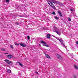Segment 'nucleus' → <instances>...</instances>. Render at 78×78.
Listing matches in <instances>:
<instances>
[{"label": "nucleus", "mask_w": 78, "mask_h": 78, "mask_svg": "<svg viewBox=\"0 0 78 78\" xmlns=\"http://www.w3.org/2000/svg\"><path fill=\"white\" fill-rule=\"evenodd\" d=\"M56 39L58 40L59 41H60L63 47L65 48H66V46H65V45L64 44V41L62 40V39H60L59 38L56 37Z\"/></svg>", "instance_id": "obj_1"}, {"label": "nucleus", "mask_w": 78, "mask_h": 78, "mask_svg": "<svg viewBox=\"0 0 78 78\" xmlns=\"http://www.w3.org/2000/svg\"><path fill=\"white\" fill-rule=\"evenodd\" d=\"M48 4L50 5V6H51L52 8L54 9H56V7L55 6V5H53V4L50 1H49L48 2Z\"/></svg>", "instance_id": "obj_2"}, {"label": "nucleus", "mask_w": 78, "mask_h": 78, "mask_svg": "<svg viewBox=\"0 0 78 78\" xmlns=\"http://www.w3.org/2000/svg\"><path fill=\"white\" fill-rule=\"evenodd\" d=\"M54 28L55 30V32L57 33V34H60L61 31H60V30H59L58 29L57 27H54Z\"/></svg>", "instance_id": "obj_3"}, {"label": "nucleus", "mask_w": 78, "mask_h": 78, "mask_svg": "<svg viewBox=\"0 0 78 78\" xmlns=\"http://www.w3.org/2000/svg\"><path fill=\"white\" fill-rule=\"evenodd\" d=\"M51 2H52V3H54V4H55V5H56V4H59V2L55 0H52L51 1Z\"/></svg>", "instance_id": "obj_4"}, {"label": "nucleus", "mask_w": 78, "mask_h": 78, "mask_svg": "<svg viewBox=\"0 0 78 78\" xmlns=\"http://www.w3.org/2000/svg\"><path fill=\"white\" fill-rule=\"evenodd\" d=\"M5 61L6 62L7 64H10V65H11V64H12V63H11V62L9 60L6 59Z\"/></svg>", "instance_id": "obj_5"}, {"label": "nucleus", "mask_w": 78, "mask_h": 78, "mask_svg": "<svg viewBox=\"0 0 78 78\" xmlns=\"http://www.w3.org/2000/svg\"><path fill=\"white\" fill-rule=\"evenodd\" d=\"M7 57L8 59H11L12 58V55L11 54H9L7 55Z\"/></svg>", "instance_id": "obj_6"}, {"label": "nucleus", "mask_w": 78, "mask_h": 78, "mask_svg": "<svg viewBox=\"0 0 78 78\" xmlns=\"http://www.w3.org/2000/svg\"><path fill=\"white\" fill-rule=\"evenodd\" d=\"M20 45H21V47H26V44H25L21 43L20 44Z\"/></svg>", "instance_id": "obj_7"}, {"label": "nucleus", "mask_w": 78, "mask_h": 78, "mask_svg": "<svg viewBox=\"0 0 78 78\" xmlns=\"http://www.w3.org/2000/svg\"><path fill=\"white\" fill-rule=\"evenodd\" d=\"M57 58H58V59H60V58H61V56L57 54L56 55Z\"/></svg>", "instance_id": "obj_8"}, {"label": "nucleus", "mask_w": 78, "mask_h": 78, "mask_svg": "<svg viewBox=\"0 0 78 78\" xmlns=\"http://www.w3.org/2000/svg\"><path fill=\"white\" fill-rule=\"evenodd\" d=\"M43 46H45V47H48L49 46L48 44L45 43H44L43 44Z\"/></svg>", "instance_id": "obj_9"}, {"label": "nucleus", "mask_w": 78, "mask_h": 78, "mask_svg": "<svg viewBox=\"0 0 78 78\" xmlns=\"http://www.w3.org/2000/svg\"><path fill=\"white\" fill-rule=\"evenodd\" d=\"M74 68L76 70H77L78 69V66L77 65H74Z\"/></svg>", "instance_id": "obj_10"}, {"label": "nucleus", "mask_w": 78, "mask_h": 78, "mask_svg": "<svg viewBox=\"0 0 78 78\" xmlns=\"http://www.w3.org/2000/svg\"><path fill=\"white\" fill-rule=\"evenodd\" d=\"M17 63H18L20 65V66H21V67H23V65L22 64V63H21V62H17Z\"/></svg>", "instance_id": "obj_11"}, {"label": "nucleus", "mask_w": 78, "mask_h": 78, "mask_svg": "<svg viewBox=\"0 0 78 78\" xmlns=\"http://www.w3.org/2000/svg\"><path fill=\"white\" fill-rule=\"evenodd\" d=\"M46 37L48 39H50V34H47Z\"/></svg>", "instance_id": "obj_12"}, {"label": "nucleus", "mask_w": 78, "mask_h": 78, "mask_svg": "<svg viewBox=\"0 0 78 78\" xmlns=\"http://www.w3.org/2000/svg\"><path fill=\"white\" fill-rule=\"evenodd\" d=\"M58 13L59 14L60 16H61V17H62V14L61 13V12L58 11Z\"/></svg>", "instance_id": "obj_13"}, {"label": "nucleus", "mask_w": 78, "mask_h": 78, "mask_svg": "<svg viewBox=\"0 0 78 78\" xmlns=\"http://www.w3.org/2000/svg\"><path fill=\"white\" fill-rule=\"evenodd\" d=\"M7 73H11V71L9 69H7Z\"/></svg>", "instance_id": "obj_14"}, {"label": "nucleus", "mask_w": 78, "mask_h": 78, "mask_svg": "<svg viewBox=\"0 0 78 78\" xmlns=\"http://www.w3.org/2000/svg\"><path fill=\"white\" fill-rule=\"evenodd\" d=\"M45 56H46V58H50V56L48 55V54H46Z\"/></svg>", "instance_id": "obj_15"}, {"label": "nucleus", "mask_w": 78, "mask_h": 78, "mask_svg": "<svg viewBox=\"0 0 78 78\" xmlns=\"http://www.w3.org/2000/svg\"><path fill=\"white\" fill-rule=\"evenodd\" d=\"M68 20L69 22H70V21H71V19H70V18H68Z\"/></svg>", "instance_id": "obj_16"}, {"label": "nucleus", "mask_w": 78, "mask_h": 78, "mask_svg": "<svg viewBox=\"0 0 78 78\" xmlns=\"http://www.w3.org/2000/svg\"><path fill=\"white\" fill-rule=\"evenodd\" d=\"M15 24H16V25H19V23H18V22L15 23Z\"/></svg>", "instance_id": "obj_17"}, {"label": "nucleus", "mask_w": 78, "mask_h": 78, "mask_svg": "<svg viewBox=\"0 0 78 78\" xmlns=\"http://www.w3.org/2000/svg\"><path fill=\"white\" fill-rule=\"evenodd\" d=\"M55 19L57 20H58V19H59V18L57 17V16H55Z\"/></svg>", "instance_id": "obj_18"}, {"label": "nucleus", "mask_w": 78, "mask_h": 78, "mask_svg": "<svg viewBox=\"0 0 78 78\" xmlns=\"http://www.w3.org/2000/svg\"><path fill=\"white\" fill-rule=\"evenodd\" d=\"M17 9H20V6L19 5L17 7Z\"/></svg>", "instance_id": "obj_19"}, {"label": "nucleus", "mask_w": 78, "mask_h": 78, "mask_svg": "<svg viewBox=\"0 0 78 78\" xmlns=\"http://www.w3.org/2000/svg\"><path fill=\"white\" fill-rule=\"evenodd\" d=\"M15 44L16 45H19V44L16 43H15Z\"/></svg>", "instance_id": "obj_20"}, {"label": "nucleus", "mask_w": 78, "mask_h": 78, "mask_svg": "<svg viewBox=\"0 0 78 78\" xmlns=\"http://www.w3.org/2000/svg\"><path fill=\"white\" fill-rule=\"evenodd\" d=\"M1 50L2 51H6V50L4 49L3 48H2L1 49Z\"/></svg>", "instance_id": "obj_21"}, {"label": "nucleus", "mask_w": 78, "mask_h": 78, "mask_svg": "<svg viewBox=\"0 0 78 78\" xmlns=\"http://www.w3.org/2000/svg\"><path fill=\"white\" fill-rule=\"evenodd\" d=\"M52 14H53V15H56V13H55V12H52Z\"/></svg>", "instance_id": "obj_22"}, {"label": "nucleus", "mask_w": 78, "mask_h": 78, "mask_svg": "<svg viewBox=\"0 0 78 78\" xmlns=\"http://www.w3.org/2000/svg\"><path fill=\"white\" fill-rule=\"evenodd\" d=\"M27 38L28 39V40H30V36H28L27 37Z\"/></svg>", "instance_id": "obj_23"}, {"label": "nucleus", "mask_w": 78, "mask_h": 78, "mask_svg": "<svg viewBox=\"0 0 78 78\" xmlns=\"http://www.w3.org/2000/svg\"><path fill=\"white\" fill-rule=\"evenodd\" d=\"M10 47L11 48H13V45H10Z\"/></svg>", "instance_id": "obj_24"}, {"label": "nucleus", "mask_w": 78, "mask_h": 78, "mask_svg": "<svg viewBox=\"0 0 78 78\" xmlns=\"http://www.w3.org/2000/svg\"><path fill=\"white\" fill-rule=\"evenodd\" d=\"M45 42L43 41H41V44H42L43 43H45Z\"/></svg>", "instance_id": "obj_25"}, {"label": "nucleus", "mask_w": 78, "mask_h": 78, "mask_svg": "<svg viewBox=\"0 0 78 78\" xmlns=\"http://www.w3.org/2000/svg\"><path fill=\"white\" fill-rule=\"evenodd\" d=\"M74 78H77V77L76 76L74 75V76H73Z\"/></svg>", "instance_id": "obj_26"}, {"label": "nucleus", "mask_w": 78, "mask_h": 78, "mask_svg": "<svg viewBox=\"0 0 78 78\" xmlns=\"http://www.w3.org/2000/svg\"><path fill=\"white\" fill-rule=\"evenodd\" d=\"M70 10L71 11V12H73V10L72 9H70Z\"/></svg>", "instance_id": "obj_27"}, {"label": "nucleus", "mask_w": 78, "mask_h": 78, "mask_svg": "<svg viewBox=\"0 0 78 78\" xmlns=\"http://www.w3.org/2000/svg\"><path fill=\"white\" fill-rule=\"evenodd\" d=\"M9 0H6V2H9Z\"/></svg>", "instance_id": "obj_28"}, {"label": "nucleus", "mask_w": 78, "mask_h": 78, "mask_svg": "<svg viewBox=\"0 0 78 78\" xmlns=\"http://www.w3.org/2000/svg\"><path fill=\"white\" fill-rule=\"evenodd\" d=\"M76 44H78V41L76 42Z\"/></svg>", "instance_id": "obj_29"}, {"label": "nucleus", "mask_w": 78, "mask_h": 78, "mask_svg": "<svg viewBox=\"0 0 78 78\" xmlns=\"http://www.w3.org/2000/svg\"><path fill=\"white\" fill-rule=\"evenodd\" d=\"M36 73H37V74H38V72L36 71Z\"/></svg>", "instance_id": "obj_30"}, {"label": "nucleus", "mask_w": 78, "mask_h": 78, "mask_svg": "<svg viewBox=\"0 0 78 78\" xmlns=\"http://www.w3.org/2000/svg\"><path fill=\"white\" fill-rule=\"evenodd\" d=\"M61 20H62V21H63V22H64V20H63V19H62Z\"/></svg>", "instance_id": "obj_31"}, {"label": "nucleus", "mask_w": 78, "mask_h": 78, "mask_svg": "<svg viewBox=\"0 0 78 78\" xmlns=\"http://www.w3.org/2000/svg\"><path fill=\"white\" fill-rule=\"evenodd\" d=\"M59 6H61V4H60L59 5Z\"/></svg>", "instance_id": "obj_32"}, {"label": "nucleus", "mask_w": 78, "mask_h": 78, "mask_svg": "<svg viewBox=\"0 0 78 78\" xmlns=\"http://www.w3.org/2000/svg\"><path fill=\"white\" fill-rule=\"evenodd\" d=\"M5 54H8V53H5Z\"/></svg>", "instance_id": "obj_33"}, {"label": "nucleus", "mask_w": 78, "mask_h": 78, "mask_svg": "<svg viewBox=\"0 0 78 78\" xmlns=\"http://www.w3.org/2000/svg\"><path fill=\"white\" fill-rule=\"evenodd\" d=\"M39 45H41V44H39Z\"/></svg>", "instance_id": "obj_34"}]
</instances>
